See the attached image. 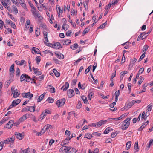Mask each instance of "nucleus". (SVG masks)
<instances>
[{
    "instance_id": "obj_40",
    "label": "nucleus",
    "mask_w": 153,
    "mask_h": 153,
    "mask_svg": "<svg viewBox=\"0 0 153 153\" xmlns=\"http://www.w3.org/2000/svg\"><path fill=\"white\" fill-rule=\"evenodd\" d=\"M29 149V148H27L24 150H22L21 151H20V153H27L28 150Z\"/></svg>"
},
{
    "instance_id": "obj_52",
    "label": "nucleus",
    "mask_w": 153,
    "mask_h": 153,
    "mask_svg": "<svg viewBox=\"0 0 153 153\" xmlns=\"http://www.w3.org/2000/svg\"><path fill=\"white\" fill-rule=\"evenodd\" d=\"M116 71H115L114 73H112L111 76L110 80H113V78L116 76Z\"/></svg>"
},
{
    "instance_id": "obj_60",
    "label": "nucleus",
    "mask_w": 153,
    "mask_h": 153,
    "mask_svg": "<svg viewBox=\"0 0 153 153\" xmlns=\"http://www.w3.org/2000/svg\"><path fill=\"white\" fill-rule=\"evenodd\" d=\"M116 104L115 102H114L112 103L109 106L111 108H114V106L116 105Z\"/></svg>"
},
{
    "instance_id": "obj_11",
    "label": "nucleus",
    "mask_w": 153,
    "mask_h": 153,
    "mask_svg": "<svg viewBox=\"0 0 153 153\" xmlns=\"http://www.w3.org/2000/svg\"><path fill=\"white\" fill-rule=\"evenodd\" d=\"M27 116H29V114H26L24 115L22 117L19 119V121L20 122L23 121L27 119Z\"/></svg>"
},
{
    "instance_id": "obj_21",
    "label": "nucleus",
    "mask_w": 153,
    "mask_h": 153,
    "mask_svg": "<svg viewBox=\"0 0 153 153\" xmlns=\"http://www.w3.org/2000/svg\"><path fill=\"white\" fill-rule=\"evenodd\" d=\"M27 74H22L20 76V80L21 82H22L24 80H25V79H26Z\"/></svg>"
},
{
    "instance_id": "obj_23",
    "label": "nucleus",
    "mask_w": 153,
    "mask_h": 153,
    "mask_svg": "<svg viewBox=\"0 0 153 153\" xmlns=\"http://www.w3.org/2000/svg\"><path fill=\"white\" fill-rule=\"evenodd\" d=\"M53 71L56 77H59L60 76V73L58 72L56 69H53Z\"/></svg>"
},
{
    "instance_id": "obj_3",
    "label": "nucleus",
    "mask_w": 153,
    "mask_h": 153,
    "mask_svg": "<svg viewBox=\"0 0 153 153\" xmlns=\"http://www.w3.org/2000/svg\"><path fill=\"white\" fill-rule=\"evenodd\" d=\"M65 99L64 98H62L61 100H59L57 101L56 104L58 105V107H59L64 105L65 102Z\"/></svg>"
},
{
    "instance_id": "obj_53",
    "label": "nucleus",
    "mask_w": 153,
    "mask_h": 153,
    "mask_svg": "<svg viewBox=\"0 0 153 153\" xmlns=\"http://www.w3.org/2000/svg\"><path fill=\"white\" fill-rule=\"evenodd\" d=\"M94 93L93 92H90L88 95V99L91 100L92 96L93 95Z\"/></svg>"
},
{
    "instance_id": "obj_26",
    "label": "nucleus",
    "mask_w": 153,
    "mask_h": 153,
    "mask_svg": "<svg viewBox=\"0 0 153 153\" xmlns=\"http://www.w3.org/2000/svg\"><path fill=\"white\" fill-rule=\"evenodd\" d=\"M63 86H64L65 88H63V91H65L69 87V84L68 82H66Z\"/></svg>"
},
{
    "instance_id": "obj_5",
    "label": "nucleus",
    "mask_w": 153,
    "mask_h": 153,
    "mask_svg": "<svg viewBox=\"0 0 153 153\" xmlns=\"http://www.w3.org/2000/svg\"><path fill=\"white\" fill-rule=\"evenodd\" d=\"M71 149L70 147H68L66 146H63L60 149L62 152H65L66 153L70 152H69L70 149Z\"/></svg>"
},
{
    "instance_id": "obj_14",
    "label": "nucleus",
    "mask_w": 153,
    "mask_h": 153,
    "mask_svg": "<svg viewBox=\"0 0 153 153\" xmlns=\"http://www.w3.org/2000/svg\"><path fill=\"white\" fill-rule=\"evenodd\" d=\"M64 45H68L71 43V41L69 39L66 40H63L62 41Z\"/></svg>"
},
{
    "instance_id": "obj_27",
    "label": "nucleus",
    "mask_w": 153,
    "mask_h": 153,
    "mask_svg": "<svg viewBox=\"0 0 153 153\" xmlns=\"http://www.w3.org/2000/svg\"><path fill=\"white\" fill-rule=\"evenodd\" d=\"M92 137V136L91 134L89 133H87L85 135L84 138L90 139Z\"/></svg>"
},
{
    "instance_id": "obj_17",
    "label": "nucleus",
    "mask_w": 153,
    "mask_h": 153,
    "mask_svg": "<svg viewBox=\"0 0 153 153\" xmlns=\"http://www.w3.org/2000/svg\"><path fill=\"white\" fill-rule=\"evenodd\" d=\"M55 53L57 56V57L61 59H62L64 58V55L61 53Z\"/></svg>"
},
{
    "instance_id": "obj_4",
    "label": "nucleus",
    "mask_w": 153,
    "mask_h": 153,
    "mask_svg": "<svg viewBox=\"0 0 153 153\" xmlns=\"http://www.w3.org/2000/svg\"><path fill=\"white\" fill-rule=\"evenodd\" d=\"M23 97L28 98L30 97V99L33 97V95L31 94L30 92L27 93L24 92L21 94Z\"/></svg>"
},
{
    "instance_id": "obj_43",
    "label": "nucleus",
    "mask_w": 153,
    "mask_h": 153,
    "mask_svg": "<svg viewBox=\"0 0 153 153\" xmlns=\"http://www.w3.org/2000/svg\"><path fill=\"white\" fill-rule=\"evenodd\" d=\"M13 8V11L16 14H17L18 12V10L17 9V8L14 5H13L12 6Z\"/></svg>"
},
{
    "instance_id": "obj_9",
    "label": "nucleus",
    "mask_w": 153,
    "mask_h": 153,
    "mask_svg": "<svg viewBox=\"0 0 153 153\" xmlns=\"http://www.w3.org/2000/svg\"><path fill=\"white\" fill-rule=\"evenodd\" d=\"M15 135L16 137L20 140H22L24 137V136L21 133L16 132L15 133Z\"/></svg>"
},
{
    "instance_id": "obj_49",
    "label": "nucleus",
    "mask_w": 153,
    "mask_h": 153,
    "mask_svg": "<svg viewBox=\"0 0 153 153\" xmlns=\"http://www.w3.org/2000/svg\"><path fill=\"white\" fill-rule=\"evenodd\" d=\"M152 105H150V104L149 105H148L147 106V110L148 111H151L152 108Z\"/></svg>"
},
{
    "instance_id": "obj_57",
    "label": "nucleus",
    "mask_w": 153,
    "mask_h": 153,
    "mask_svg": "<svg viewBox=\"0 0 153 153\" xmlns=\"http://www.w3.org/2000/svg\"><path fill=\"white\" fill-rule=\"evenodd\" d=\"M77 80L76 79H74L72 81V86L75 85L77 82Z\"/></svg>"
},
{
    "instance_id": "obj_19",
    "label": "nucleus",
    "mask_w": 153,
    "mask_h": 153,
    "mask_svg": "<svg viewBox=\"0 0 153 153\" xmlns=\"http://www.w3.org/2000/svg\"><path fill=\"white\" fill-rule=\"evenodd\" d=\"M71 138H70L65 139V140H63V141L62 142L61 144V145H65L69 143L68 141Z\"/></svg>"
},
{
    "instance_id": "obj_6",
    "label": "nucleus",
    "mask_w": 153,
    "mask_h": 153,
    "mask_svg": "<svg viewBox=\"0 0 153 153\" xmlns=\"http://www.w3.org/2000/svg\"><path fill=\"white\" fill-rule=\"evenodd\" d=\"M14 121L13 120H10L9 121L8 123L5 125V127L6 128H7L8 129L11 128L12 127L13 125L14 124Z\"/></svg>"
},
{
    "instance_id": "obj_36",
    "label": "nucleus",
    "mask_w": 153,
    "mask_h": 153,
    "mask_svg": "<svg viewBox=\"0 0 153 153\" xmlns=\"http://www.w3.org/2000/svg\"><path fill=\"white\" fill-rule=\"evenodd\" d=\"M36 60L37 64H39L41 61V57L40 56H37L36 58Z\"/></svg>"
},
{
    "instance_id": "obj_48",
    "label": "nucleus",
    "mask_w": 153,
    "mask_h": 153,
    "mask_svg": "<svg viewBox=\"0 0 153 153\" xmlns=\"http://www.w3.org/2000/svg\"><path fill=\"white\" fill-rule=\"evenodd\" d=\"M82 106V104L81 102L80 101H79L78 104L76 106V108L78 109L80 108Z\"/></svg>"
},
{
    "instance_id": "obj_16",
    "label": "nucleus",
    "mask_w": 153,
    "mask_h": 153,
    "mask_svg": "<svg viewBox=\"0 0 153 153\" xmlns=\"http://www.w3.org/2000/svg\"><path fill=\"white\" fill-rule=\"evenodd\" d=\"M21 101V100L20 99H18L13 101L12 103L14 105H15V106L19 103Z\"/></svg>"
},
{
    "instance_id": "obj_58",
    "label": "nucleus",
    "mask_w": 153,
    "mask_h": 153,
    "mask_svg": "<svg viewBox=\"0 0 153 153\" xmlns=\"http://www.w3.org/2000/svg\"><path fill=\"white\" fill-rule=\"evenodd\" d=\"M119 95H120V90H118L115 92V97H118V96H119Z\"/></svg>"
},
{
    "instance_id": "obj_64",
    "label": "nucleus",
    "mask_w": 153,
    "mask_h": 153,
    "mask_svg": "<svg viewBox=\"0 0 153 153\" xmlns=\"http://www.w3.org/2000/svg\"><path fill=\"white\" fill-rule=\"evenodd\" d=\"M110 130L108 129V128H107L104 131V133L105 134H107L110 131Z\"/></svg>"
},
{
    "instance_id": "obj_62",
    "label": "nucleus",
    "mask_w": 153,
    "mask_h": 153,
    "mask_svg": "<svg viewBox=\"0 0 153 153\" xmlns=\"http://www.w3.org/2000/svg\"><path fill=\"white\" fill-rule=\"evenodd\" d=\"M71 33V30H68L66 32V35L67 36H70Z\"/></svg>"
},
{
    "instance_id": "obj_46",
    "label": "nucleus",
    "mask_w": 153,
    "mask_h": 153,
    "mask_svg": "<svg viewBox=\"0 0 153 153\" xmlns=\"http://www.w3.org/2000/svg\"><path fill=\"white\" fill-rule=\"evenodd\" d=\"M4 142L3 141H1L0 142V151L2 150L3 149V147L4 145Z\"/></svg>"
},
{
    "instance_id": "obj_7",
    "label": "nucleus",
    "mask_w": 153,
    "mask_h": 153,
    "mask_svg": "<svg viewBox=\"0 0 153 153\" xmlns=\"http://www.w3.org/2000/svg\"><path fill=\"white\" fill-rule=\"evenodd\" d=\"M53 47L55 49H57L62 48V46L59 42H56L53 44Z\"/></svg>"
},
{
    "instance_id": "obj_2",
    "label": "nucleus",
    "mask_w": 153,
    "mask_h": 153,
    "mask_svg": "<svg viewBox=\"0 0 153 153\" xmlns=\"http://www.w3.org/2000/svg\"><path fill=\"white\" fill-rule=\"evenodd\" d=\"M15 136H13L11 137L7 138L6 140H4V143L9 144L13 143L14 142L15 140Z\"/></svg>"
},
{
    "instance_id": "obj_22",
    "label": "nucleus",
    "mask_w": 153,
    "mask_h": 153,
    "mask_svg": "<svg viewBox=\"0 0 153 153\" xmlns=\"http://www.w3.org/2000/svg\"><path fill=\"white\" fill-rule=\"evenodd\" d=\"M45 94L44 93L39 96L37 99L38 102H40L44 98Z\"/></svg>"
},
{
    "instance_id": "obj_41",
    "label": "nucleus",
    "mask_w": 153,
    "mask_h": 153,
    "mask_svg": "<svg viewBox=\"0 0 153 153\" xmlns=\"http://www.w3.org/2000/svg\"><path fill=\"white\" fill-rule=\"evenodd\" d=\"M140 80L138 81V84L140 85L141 83H142V82H143V81L144 80V79L141 76H140Z\"/></svg>"
},
{
    "instance_id": "obj_25",
    "label": "nucleus",
    "mask_w": 153,
    "mask_h": 153,
    "mask_svg": "<svg viewBox=\"0 0 153 153\" xmlns=\"http://www.w3.org/2000/svg\"><path fill=\"white\" fill-rule=\"evenodd\" d=\"M134 149L136 150V152H138V142L137 141H136L135 143Z\"/></svg>"
},
{
    "instance_id": "obj_18",
    "label": "nucleus",
    "mask_w": 153,
    "mask_h": 153,
    "mask_svg": "<svg viewBox=\"0 0 153 153\" xmlns=\"http://www.w3.org/2000/svg\"><path fill=\"white\" fill-rule=\"evenodd\" d=\"M81 97L84 101V102L85 104L88 103V101L87 100V97L84 96H81Z\"/></svg>"
},
{
    "instance_id": "obj_32",
    "label": "nucleus",
    "mask_w": 153,
    "mask_h": 153,
    "mask_svg": "<svg viewBox=\"0 0 153 153\" xmlns=\"http://www.w3.org/2000/svg\"><path fill=\"white\" fill-rule=\"evenodd\" d=\"M47 101H48L49 103H52L53 102L54 100L52 98L49 97L47 99Z\"/></svg>"
},
{
    "instance_id": "obj_1",
    "label": "nucleus",
    "mask_w": 153,
    "mask_h": 153,
    "mask_svg": "<svg viewBox=\"0 0 153 153\" xmlns=\"http://www.w3.org/2000/svg\"><path fill=\"white\" fill-rule=\"evenodd\" d=\"M31 12L35 18H38L40 20H42L43 19L40 15V13L38 11L36 10V8L34 10H32Z\"/></svg>"
},
{
    "instance_id": "obj_33",
    "label": "nucleus",
    "mask_w": 153,
    "mask_h": 153,
    "mask_svg": "<svg viewBox=\"0 0 153 153\" xmlns=\"http://www.w3.org/2000/svg\"><path fill=\"white\" fill-rule=\"evenodd\" d=\"M137 61V59L135 58H133V59H132L130 62V63L129 64V66H130L131 65V64L132 65H134L135 62Z\"/></svg>"
},
{
    "instance_id": "obj_55",
    "label": "nucleus",
    "mask_w": 153,
    "mask_h": 153,
    "mask_svg": "<svg viewBox=\"0 0 153 153\" xmlns=\"http://www.w3.org/2000/svg\"><path fill=\"white\" fill-rule=\"evenodd\" d=\"M145 54H144L143 53L140 56V57L139 59V60L138 61H140L141 60H142V59L144 57H145Z\"/></svg>"
},
{
    "instance_id": "obj_35",
    "label": "nucleus",
    "mask_w": 153,
    "mask_h": 153,
    "mask_svg": "<svg viewBox=\"0 0 153 153\" xmlns=\"http://www.w3.org/2000/svg\"><path fill=\"white\" fill-rule=\"evenodd\" d=\"M30 106H28L27 107H24L22 110V111L23 112L24 111H29V109H30Z\"/></svg>"
},
{
    "instance_id": "obj_54",
    "label": "nucleus",
    "mask_w": 153,
    "mask_h": 153,
    "mask_svg": "<svg viewBox=\"0 0 153 153\" xmlns=\"http://www.w3.org/2000/svg\"><path fill=\"white\" fill-rule=\"evenodd\" d=\"M59 117V115L58 114H56L53 117V119L55 120H56L57 119H58Z\"/></svg>"
},
{
    "instance_id": "obj_20",
    "label": "nucleus",
    "mask_w": 153,
    "mask_h": 153,
    "mask_svg": "<svg viewBox=\"0 0 153 153\" xmlns=\"http://www.w3.org/2000/svg\"><path fill=\"white\" fill-rule=\"evenodd\" d=\"M78 46L77 43H75L74 44L70 46V48L72 50H75L77 49Z\"/></svg>"
},
{
    "instance_id": "obj_44",
    "label": "nucleus",
    "mask_w": 153,
    "mask_h": 153,
    "mask_svg": "<svg viewBox=\"0 0 153 153\" xmlns=\"http://www.w3.org/2000/svg\"><path fill=\"white\" fill-rule=\"evenodd\" d=\"M8 13L9 15V16L10 17V18L12 20L14 21L16 20L12 14H9V13Z\"/></svg>"
},
{
    "instance_id": "obj_24",
    "label": "nucleus",
    "mask_w": 153,
    "mask_h": 153,
    "mask_svg": "<svg viewBox=\"0 0 153 153\" xmlns=\"http://www.w3.org/2000/svg\"><path fill=\"white\" fill-rule=\"evenodd\" d=\"M131 144V141H129L126 143V148L127 150H128L130 149Z\"/></svg>"
},
{
    "instance_id": "obj_50",
    "label": "nucleus",
    "mask_w": 153,
    "mask_h": 153,
    "mask_svg": "<svg viewBox=\"0 0 153 153\" xmlns=\"http://www.w3.org/2000/svg\"><path fill=\"white\" fill-rule=\"evenodd\" d=\"M124 116H125L124 114H123L122 115H121L119 117H118V118H115L116 121L118 120H119L121 119L123 117H124Z\"/></svg>"
},
{
    "instance_id": "obj_15",
    "label": "nucleus",
    "mask_w": 153,
    "mask_h": 153,
    "mask_svg": "<svg viewBox=\"0 0 153 153\" xmlns=\"http://www.w3.org/2000/svg\"><path fill=\"white\" fill-rule=\"evenodd\" d=\"M19 91L17 89H16L14 91L13 93V97L14 98H16L18 97L20 94V93H19Z\"/></svg>"
},
{
    "instance_id": "obj_59",
    "label": "nucleus",
    "mask_w": 153,
    "mask_h": 153,
    "mask_svg": "<svg viewBox=\"0 0 153 153\" xmlns=\"http://www.w3.org/2000/svg\"><path fill=\"white\" fill-rule=\"evenodd\" d=\"M144 33H145V32H143V33H141L139 35V36H138L139 38H141L142 40H143V39H144V36H143V35Z\"/></svg>"
},
{
    "instance_id": "obj_63",
    "label": "nucleus",
    "mask_w": 153,
    "mask_h": 153,
    "mask_svg": "<svg viewBox=\"0 0 153 153\" xmlns=\"http://www.w3.org/2000/svg\"><path fill=\"white\" fill-rule=\"evenodd\" d=\"M10 24L12 27L13 28H16V25L13 22H11Z\"/></svg>"
},
{
    "instance_id": "obj_8",
    "label": "nucleus",
    "mask_w": 153,
    "mask_h": 153,
    "mask_svg": "<svg viewBox=\"0 0 153 153\" xmlns=\"http://www.w3.org/2000/svg\"><path fill=\"white\" fill-rule=\"evenodd\" d=\"M67 94L68 97L71 98L74 95V92L72 89H69L67 91Z\"/></svg>"
},
{
    "instance_id": "obj_10",
    "label": "nucleus",
    "mask_w": 153,
    "mask_h": 153,
    "mask_svg": "<svg viewBox=\"0 0 153 153\" xmlns=\"http://www.w3.org/2000/svg\"><path fill=\"white\" fill-rule=\"evenodd\" d=\"M134 105V103L132 101L131 102L128 103L126 104L125 109L127 110L131 108Z\"/></svg>"
},
{
    "instance_id": "obj_29",
    "label": "nucleus",
    "mask_w": 153,
    "mask_h": 153,
    "mask_svg": "<svg viewBox=\"0 0 153 153\" xmlns=\"http://www.w3.org/2000/svg\"><path fill=\"white\" fill-rule=\"evenodd\" d=\"M32 50L35 53H39L40 51L36 47H33L32 48Z\"/></svg>"
},
{
    "instance_id": "obj_30",
    "label": "nucleus",
    "mask_w": 153,
    "mask_h": 153,
    "mask_svg": "<svg viewBox=\"0 0 153 153\" xmlns=\"http://www.w3.org/2000/svg\"><path fill=\"white\" fill-rule=\"evenodd\" d=\"M148 46L147 45H145L144 46V47L143 49V53L145 54L146 51L148 49Z\"/></svg>"
},
{
    "instance_id": "obj_42",
    "label": "nucleus",
    "mask_w": 153,
    "mask_h": 153,
    "mask_svg": "<svg viewBox=\"0 0 153 153\" xmlns=\"http://www.w3.org/2000/svg\"><path fill=\"white\" fill-rule=\"evenodd\" d=\"M31 80L30 77L28 75H27L26 79H25V80L26 82H30Z\"/></svg>"
},
{
    "instance_id": "obj_45",
    "label": "nucleus",
    "mask_w": 153,
    "mask_h": 153,
    "mask_svg": "<svg viewBox=\"0 0 153 153\" xmlns=\"http://www.w3.org/2000/svg\"><path fill=\"white\" fill-rule=\"evenodd\" d=\"M67 25L66 24H64L62 27V29H64L66 31L67 30Z\"/></svg>"
},
{
    "instance_id": "obj_61",
    "label": "nucleus",
    "mask_w": 153,
    "mask_h": 153,
    "mask_svg": "<svg viewBox=\"0 0 153 153\" xmlns=\"http://www.w3.org/2000/svg\"><path fill=\"white\" fill-rule=\"evenodd\" d=\"M16 75L18 76H19L20 75V69L19 68H17L16 72Z\"/></svg>"
},
{
    "instance_id": "obj_28",
    "label": "nucleus",
    "mask_w": 153,
    "mask_h": 153,
    "mask_svg": "<svg viewBox=\"0 0 153 153\" xmlns=\"http://www.w3.org/2000/svg\"><path fill=\"white\" fill-rule=\"evenodd\" d=\"M146 125H147L144 123L141 127L138 129V130L139 131H141Z\"/></svg>"
},
{
    "instance_id": "obj_51",
    "label": "nucleus",
    "mask_w": 153,
    "mask_h": 153,
    "mask_svg": "<svg viewBox=\"0 0 153 153\" xmlns=\"http://www.w3.org/2000/svg\"><path fill=\"white\" fill-rule=\"evenodd\" d=\"M70 6L68 5H67V7H66L65 5H64V10L65 11L67 9H68V11H69L70 10Z\"/></svg>"
},
{
    "instance_id": "obj_34",
    "label": "nucleus",
    "mask_w": 153,
    "mask_h": 153,
    "mask_svg": "<svg viewBox=\"0 0 153 153\" xmlns=\"http://www.w3.org/2000/svg\"><path fill=\"white\" fill-rule=\"evenodd\" d=\"M127 73L128 72L127 71H123L121 72L120 74L122 76L120 77V78H121L122 80L123 79V77L122 76H124V75L127 74Z\"/></svg>"
},
{
    "instance_id": "obj_39",
    "label": "nucleus",
    "mask_w": 153,
    "mask_h": 153,
    "mask_svg": "<svg viewBox=\"0 0 153 153\" xmlns=\"http://www.w3.org/2000/svg\"><path fill=\"white\" fill-rule=\"evenodd\" d=\"M59 7H58V10H57V13L58 16H60V13H62L63 12V11L61 9L60 7H59Z\"/></svg>"
},
{
    "instance_id": "obj_37",
    "label": "nucleus",
    "mask_w": 153,
    "mask_h": 153,
    "mask_svg": "<svg viewBox=\"0 0 153 153\" xmlns=\"http://www.w3.org/2000/svg\"><path fill=\"white\" fill-rule=\"evenodd\" d=\"M49 86L50 87V90L51 92L52 93H54L55 92V88L53 87L52 86L49 85Z\"/></svg>"
},
{
    "instance_id": "obj_12",
    "label": "nucleus",
    "mask_w": 153,
    "mask_h": 153,
    "mask_svg": "<svg viewBox=\"0 0 153 153\" xmlns=\"http://www.w3.org/2000/svg\"><path fill=\"white\" fill-rule=\"evenodd\" d=\"M130 125L129 123H125L124 124H123L122 126V130H125L126 128H127Z\"/></svg>"
},
{
    "instance_id": "obj_31",
    "label": "nucleus",
    "mask_w": 153,
    "mask_h": 153,
    "mask_svg": "<svg viewBox=\"0 0 153 153\" xmlns=\"http://www.w3.org/2000/svg\"><path fill=\"white\" fill-rule=\"evenodd\" d=\"M30 109H29V111L31 112H34L35 111V106H30Z\"/></svg>"
},
{
    "instance_id": "obj_13",
    "label": "nucleus",
    "mask_w": 153,
    "mask_h": 153,
    "mask_svg": "<svg viewBox=\"0 0 153 153\" xmlns=\"http://www.w3.org/2000/svg\"><path fill=\"white\" fill-rule=\"evenodd\" d=\"M14 64H13L11 67H10L9 69V71L10 72V74H13L14 72Z\"/></svg>"
},
{
    "instance_id": "obj_38",
    "label": "nucleus",
    "mask_w": 153,
    "mask_h": 153,
    "mask_svg": "<svg viewBox=\"0 0 153 153\" xmlns=\"http://www.w3.org/2000/svg\"><path fill=\"white\" fill-rule=\"evenodd\" d=\"M44 78V76L42 75L41 76H39L37 78V79L39 81H41Z\"/></svg>"
},
{
    "instance_id": "obj_47",
    "label": "nucleus",
    "mask_w": 153,
    "mask_h": 153,
    "mask_svg": "<svg viewBox=\"0 0 153 153\" xmlns=\"http://www.w3.org/2000/svg\"><path fill=\"white\" fill-rule=\"evenodd\" d=\"M1 3L3 6L5 7L6 8L7 7V4L3 0L1 1Z\"/></svg>"
},
{
    "instance_id": "obj_56",
    "label": "nucleus",
    "mask_w": 153,
    "mask_h": 153,
    "mask_svg": "<svg viewBox=\"0 0 153 153\" xmlns=\"http://www.w3.org/2000/svg\"><path fill=\"white\" fill-rule=\"evenodd\" d=\"M111 6V3H109L108 5L106 6L105 9H106L108 11L110 8Z\"/></svg>"
}]
</instances>
